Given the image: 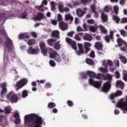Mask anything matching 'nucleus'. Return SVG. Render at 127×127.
Masks as SVG:
<instances>
[{"label":"nucleus","mask_w":127,"mask_h":127,"mask_svg":"<svg viewBox=\"0 0 127 127\" xmlns=\"http://www.w3.org/2000/svg\"><path fill=\"white\" fill-rule=\"evenodd\" d=\"M74 34L73 31H70L67 33V36H69V37H73V35Z\"/></svg>","instance_id":"obj_57"},{"label":"nucleus","mask_w":127,"mask_h":127,"mask_svg":"<svg viewBox=\"0 0 127 127\" xmlns=\"http://www.w3.org/2000/svg\"><path fill=\"white\" fill-rule=\"evenodd\" d=\"M120 58L122 63H124V64H126L127 63V59L126 58V57L125 56H121Z\"/></svg>","instance_id":"obj_40"},{"label":"nucleus","mask_w":127,"mask_h":127,"mask_svg":"<svg viewBox=\"0 0 127 127\" xmlns=\"http://www.w3.org/2000/svg\"><path fill=\"white\" fill-rule=\"evenodd\" d=\"M87 75L90 77V78H95L96 79H100L99 77V75H100V73H98L97 74H96V73L94 72H93L92 71H87L86 72Z\"/></svg>","instance_id":"obj_18"},{"label":"nucleus","mask_w":127,"mask_h":127,"mask_svg":"<svg viewBox=\"0 0 127 127\" xmlns=\"http://www.w3.org/2000/svg\"><path fill=\"white\" fill-rule=\"evenodd\" d=\"M104 39L107 43H110V39L112 41H114V31H111L110 32V35H107L104 37Z\"/></svg>","instance_id":"obj_14"},{"label":"nucleus","mask_w":127,"mask_h":127,"mask_svg":"<svg viewBox=\"0 0 127 127\" xmlns=\"http://www.w3.org/2000/svg\"><path fill=\"white\" fill-rule=\"evenodd\" d=\"M14 123L16 125H17V124H20V119L19 118H16Z\"/></svg>","instance_id":"obj_60"},{"label":"nucleus","mask_w":127,"mask_h":127,"mask_svg":"<svg viewBox=\"0 0 127 127\" xmlns=\"http://www.w3.org/2000/svg\"><path fill=\"white\" fill-rule=\"evenodd\" d=\"M98 77L99 79H103L104 81L107 80V82H109V83H112V81L113 80V76L110 74H107L105 75L102 73H99Z\"/></svg>","instance_id":"obj_9"},{"label":"nucleus","mask_w":127,"mask_h":127,"mask_svg":"<svg viewBox=\"0 0 127 127\" xmlns=\"http://www.w3.org/2000/svg\"><path fill=\"white\" fill-rule=\"evenodd\" d=\"M40 49L41 50L42 53L43 54V55H47V48L46 47V45L45 44L44 42H41L39 43Z\"/></svg>","instance_id":"obj_13"},{"label":"nucleus","mask_w":127,"mask_h":127,"mask_svg":"<svg viewBox=\"0 0 127 127\" xmlns=\"http://www.w3.org/2000/svg\"><path fill=\"white\" fill-rule=\"evenodd\" d=\"M123 75V80H124V81H126V82H127V71H124Z\"/></svg>","instance_id":"obj_42"},{"label":"nucleus","mask_w":127,"mask_h":127,"mask_svg":"<svg viewBox=\"0 0 127 127\" xmlns=\"http://www.w3.org/2000/svg\"><path fill=\"white\" fill-rule=\"evenodd\" d=\"M103 45L100 42H97L95 43V48L97 50H102L103 52H105V51L103 50Z\"/></svg>","instance_id":"obj_22"},{"label":"nucleus","mask_w":127,"mask_h":127,"mask_svg":"<svg viewBox=\"0 0 127 127\" xmlns=\"http://www.w3.org/2000/svg\"><path fill=\"white\" fill-rule=\"evenodd\" d=\"M6 18H7V15L6 14L4 13H0V19H1V20L3 19L4 21H5V20H6Z\"/></svg>","instance_id":"obj_32"},{"label":"nucleus","mask_w":127,"mask_h":127,"mask_svg":"<svg viewBox=\"0 0 127 127\" xmlns=\"http://www.w3.org/2000/svg\"><path fill=\"white\" fill-rule=\"evenodd\" d=\"M31 34L32 36H33V37H34V38H36V37H37V34H36V33L34 32H32L31 33Z\"/></svg>","instance_id":"obj_61"},{"label":"nucleus","mask_w":127,"mask_h":127,"mask_svg":"<svg viewBox=\"0 0 127 127\" xmlns=\"http://www.w3.org/2000/svg\"><path fill=\"white\" fill-rule=\"evenodd\" d=\"M87 74L85 73H82L81 74V76L82 79H87L88 77L87 76Z\"/></svg>","instance_id":"obj_51"},{"label":"nucleus","mask_w":127,"mask_h":127,"mask_svg":"<svg viewBox=\"0 0 127 127\" xmlns=\"http://www.w3.org/2000/svg\"><path fill=\"white\" fill-rule=\"evenodd\" d=\"M5 46L9 52H11L13 48V42L8 37H6V41L4 43Z\"/></svg>","instance_id":"obj_6"},{"label":"nucleus","mask_w":127,"mask_h":127,"mask_svg":"<svg viewBox=\"0 0 127 127\" xmlns=\"http://www.w3.org/2000/svg\"><path fill=\"white\" fill-rule=\"evenodd\" d=\"M93 0H81V2L82 4H86L88 3V2H91Z\"/></svg>","instance_id":"obj_45"},{"label":"nucleus","mask_w":127,"mask_h":127,"mask_svg":"<svg viewBox=\"0 0 127 127\" xmlns=\"http://www.w3.org/2000/svg\"><path fill=\"white\" fill-rule=\"evenodd\" d=\"M4 111L5 115H8L9 114H10V110L7 108H5Z\"/></svg>","instance_id":"obj_52"},{"label":"nucleus","mask_w":127,"mask_h":127,"mask_svg":"<svg viewBox=\"0 0 127 127\" xmlns=\"http://www.w3.org/2000/svg\"><path fill=\"white\" fill-rule=\"evenodd\" d=\"M115 75L116 79H119V78H120L121 77V74L120 73V72H119V71L118 70L115 72Z\"/></svg>","instance_id":"obj_47"},{"label":"nucleus","mask_w":127,"mask_h":127,"mask_svg":"<svg viewBox=\"0 0 127 127\" xmlns=\"http://www.w3.org/2000/svg\"><path fill=\"white\" fill-rule=\"evenodd\" d=\"M60 34V33L59 32V31H57V30H55V31H53L52 32V35L51 36L52 37H55L56 38H58L59 39V34Z\"/></svg>","instance_id":"obj_25"},{"label":"nucleus","mask_w":127,"mask_h":127,"mask_svg":"<svg viewBox=\"0 0 127 127\" xmlns=\"http://www.w3.org/2000/svg\"><path fill=\"white\" fill-rule=\"evenodd\" d=\"M6 83L3 82L0 84V87L1 88L0 96L1 99H4V96L7 93V88H6Z\"/></svg>","instance_id":"obj_7"},{"label":"nucleus","mask_w":127,"mask_h":127,"mask_svg":"<svg viewBox=\"0 0 127 127\" xmlns=\"http://www.w3.org/2000/svg\"><path fill=\"white\" fill-rule=\"evenodd\" d=\"M28 96V90H24L22 91V98L25 99Z\"/></svg>","instance_id":"obj_31"},{"label":"nucleus","mask_w":127,"mask_h":127,"mask_svg":"<svg viewBox=\"0 0 127 127\" xmlns=\"http://www.w3.org/2000/svg\"><path fill=\"white\" fill-rule=\"evenodd\" d=\"M91 10H92V12L96 11V6L95 5L92 4L91 5Z\"/></svg>","instance_id":"obj_58"},{"label":"nucleus","mask_w":127,"mask_h":127,"mask_svg":"<svg viewBox=\"0 0 127 127\" xmlns=\"http://www.w3.org/2000/svg\"><path fill=\"white\" fill-rule=\"evenodd\" d=\"M99 27L100 28V31L102 33H103V34H107L108 33V31L105 28L104 26L100 25Z\"/></svg>","instance_id":"obj_28"},{"label":"nucleus","mask_w":127,"mask_h":127,"mask_svg":"<svg viewBox=\"0 0 127 127\" xmlns=\"http://www.w3.org/2000/svg\"><path fill=\"white\" fill-rule=\"evenodd\" d=\"M65 20H70V21H73V18L72 15L67 14L65 16Z\"/></svg>","instance_id":"obj_37"},{"label":"nucleus","mask_w":127,"mask_h":127,"mask_svg":"<svg viewBox=\"0 0 127 127\" xmlns=\"http://www.w3.org/2000/svg\"><path fill=\"white\" fill-rule=\"evenodd\" d=\"M114 10L115 14H118L119 13V7L118 6H115L114 7Z\"/></svg>","instance_id":"obj_46"},{"label":"nucleus","mask_w":127,"mask_h":127,"mask_svg":"<svg viewBox=\"0 0 127 127\" xmlns=\"http://www.w3.org/2000/svg\"><path fill=\"white\" fill-rule=\"evenodd\" d=\"M49 64L52 67H55V66H56V64L55 63V62L52 60L49 61Z\"/></svg>","instance_id":"obj_44"},{"label":"nucleus","mask_w":127,"mask_h":127,"mask_svg":"<svg viewBox=\"0 0 127 127\" xmlns=\"http://www.w3.org/2000/svg\"><path fill=\"white\" fill-rule=\"evenodd\" d=\"M24 124L28 127H42L43 119L38 115L32 114L24 117Z\"/></svg>","instance_id":"obj_1"},{"label":"nucleus","mask_w":127,"mask_h":127,"mask_svg":"<svg viewBox=\"0 0 127 127\" xmlns=\"http://www.w3.org/2000/svg\"><path fill=\"white\" fill-rule=\"evenodd\" d=\"M113 19L116 21V23H119V22H120V18L116 15H113Z\"/></svg>","instance_id":"obj_43"},{"label":"nucleus","mask_w":127,"mask_h":127,"mask_svg":"<svg viewBox=\"0 0 127 127\" xmlns=\"http://www.w3.org/2000/svg\"><path fill=\"white\" fill-rule=\"evenodd\" d=\"M121 35H122L123 37H126L127 36V31H125V30H120Z\"/></svg>","instance_id":"obj_41"},{"label":"nucleus","mask_w":127,"mask_h":127,"mask_svg":"<svg viewBox=\"0 0 127 127\" xmlns=\"http://www.w3.org/2000/svg\"><path fill=\"white\" fill-rule=\"evenodd\" d=\"M86 63L88 65L92 66V65H93L94 64V61L91 59H86Z\"/></svg>","instance_id":"obj_39"},{"label":"nucleus","mask_w":127,"mask_h":127,"mask_svg":"<svg viewBox=\"0 0 127 127\" xmlns=\"http://www.w3.org/2000/svg\"><path fill=\"white\" fill-rule=\"evenodd\" d=\"M27 15V12H23L21 14V18H26V16Z\"/></svg>","instance_id":"obj_49"},{"label":"nucleus","mask_w":127,"mask_h":127,"mask_svg":"<svg viewBox=\"0 0 127 127\" xmlns=\"http://www.w3.org/2000/svg\"><path fill=\"white\" fill-rule=\"evenodd\" d=\"M111 10V7L106 6L104 8V11H106V12H109V11Z\"/></svg>","instance_id":"obj_56"},{"label":"nucleus","mask_w":127,"mask_h":127,"mask_svg":"<svg viewBox=\"0 0 127 127\" xmlns=\"http://www.w3.org/2000/svg\"><path fill=\"white\" fill-rule=\"evenodd\" d=\"M56 41H57V39L51 38L47 40V43L50 46H53Z\"/></svg>","instance_id":"obj_24"},{"label":"nucleus","mask_w":127,"mask_h":127,"mask_svg":"<svg viewBox=\"0 0 127 127\" xmlns=\"http://www.w3.org/2000/svg\"><path fill=\"white\" fill-rule=\"evenodd\" d=\"M49 54L50 58H53L54 60L57 62H58V63H60V62L62 61L60 55H59V54L55 51V50H52V51L51 53H49Z\"/></svg>","instance_id":"obj_5"},{"label":"nucleus","mask_w":127,"mask_h":127,"mask_svg":"<svg viewBox=\"0 0 127 127\" xmlns=\"http://www.w3.org/2000/svg\"><path fill=\"white\" fill-rule=\"evenodd\" d=\"M85 13H86V12L80 8H78L76 10V14L78 17H82V16H83Z\"/></svg>","instance_id":"obj_21"},{"label":"nucleus","mask_w":127,"mask_h":127,"mask_svg":"<svg viewBox=\"0 0 127 127\" xmlns=\"http://www.w3.org/2000/svg\"><path fill=\"white\" fill-rule=\"evenodd\" d=\"M65 41L66 43H68L70 46L72 47L74 50L76 51V54L78 56H80L82 54H87L89 51H91L90 47L92 46V45L90 43L85 42L84 43V49L85 50L84 52V49L83 48V45L81 44H78V50H77V46L76 45V42L72 40V39L69 38H65Z\"/></svg>","instance_id":"obj_2"},{"label":"nucleus","mask_w":127,"mask_h":127,"mask_svg":"<svg viewBox=\"0 0 127 127\" xmlns=\"http://www.w3.org/2000/svg\"><path fill=\"white\" fill-rule=\"evenodd\" d=\"M56 107V104L54 102H49L48 104V109H53Z\"/></svg>","instance_id":"obj_35"},{"label":"nucleus","mask_w":127,"mask_h":127,"mask_svg":"<svg viewBox=\"0 0 127 127\" xmlns=\"http://www.w3.org/2000/svg\"><path fill=\"white\" fill-rule=\"evenodd\" d=\"M6 98L11 104L17 103L18 102V97L14 92L10 91L6 96Z\"/></svg>","instance_id":"obj_4"},{"label":"nucleus","mask_w":127,"mask_h":127,"mask_svg":"<svg viewBox=\"0 0 127 127\" xmlns=\"http://www.w3.org/2000/svg\"><path fill=\"white\" fill-rule=\"evenodd\" d=\"M26 84H27V79H23L17 81L15 84V86L19 90V89H21V88L24 87Z\"/></svg>","instance_id":"obj_12"},{"label":"nucleus","mask_w":127,"mask_h":127,"mask_svg":"<svg viewBox=\"0 0 127 127\" xmlns=\"http://www.w3.org/2000/svg\"><path fill=\"white\" fill-rule=\"evenodd\" d=\"M117 107L123 111L124 114H126V112H127V95L125 101V99L122 98L118 102Z\"/></svg>","instance_id":"obj_3"},{"label":"nucleus","mask_w":127,"mask_h":127,"mask_svg":"<svg viewBox=\"0 0 127 127\" xmlns=\"http://www.w3.org/2000/svg\"><path fill=\"white\" fill-rule=\"evenodd\" d=\"M89 56L91 58H94L95 57V52H94V51H92L89 54Z\"/></svg>","instance_id":"obj_53"},{"label":"nucleus","mask_w":127,"mask_h":127,"mask_svg":"<svg viewBox=\"0 0 127 127\" xmlns=\"http://www.w3.org/2000/svg\"><path fill=\"white\" fill-rule=\"evenodd\" d=\"M59 6V10L62 13H63L64 12V5H63V3L61 2L58 4Z\"/></svg>","instance_id":"obj_30"},{"label":"nucleus","mask_w":127,"mask_h":127,"mask_svg":"<svg viewBox=\"0 0 127 127\" xmlns=\"http://www.w3.org/2000/svg\"><path fill=\"white\" fill-rule=\"evenodd\" d=\"M59 26L63 31H64L65 30H67L68 29V25L67 23H64L63 21L60 22L59 24Z\"/></svg>","instance_id":"obj_17"},{"label":"nucleus","mask_w":127,"mask_h":127,"mask_svg":"<svg viewBox=\"0 0 127 127\" xmlns=\"http://www.w3.org/2000/svg\"><path fill=\"white\" fill-rule=\"evenodd\" d=\"M56 50H60L61 49V44H60V41L57 42L54 44V47Z\"/></svg>","instance_id":"obj_27"},{"label":"nucleus","mask_w":127,"mask_h":127,"mask_svg":"<svg viewBox=\"0 0 127 127\" xmlns=\"http://www.w3.org/2000/svg\"><path fill=\"white\" fill-rule=\"evenodd\" d=\"M88 82L90 86H93V87H94V88H96V89H99L101 87V86H102V83H101V82L98 81H94V79H93L92 78H89L88 80Z\"/></svg>","instance_id":"obj_10"},{"label":"nucleus","mask_w":127,"mask_h":127,"mask_svg":"<svg viewBox=\"0 0 127 127\" xmlns=\"http://www.w3.org/2000/svg\"><path fill=\"white\" fill-rule=\"evenodd\" d=\"M0 35L1 36H4V37H6L7 36V34L5 32L4 29H0Z\"/></svg>","instance_id":"obj_34"},{"label":"nucleus","mask_w":127,"mask_h":127,"mask_svg":"<svg viewBox=\"0 0 127 127\" xmlns=\"http://www.w3.org/2000/svg\"><path fill=\"white\" fill-rule=\"evenodd\" d=\"M103 66H105V67H100V70L101 72H102V73H103L104 74L108 73V72H109V71L108 70V65H107V64L105 62H103Z\"/></svg>","instance_id":"obj_20"},{"label":"nucleus","mask_w":127,"mask_h":127,"mask_svg":"<svg viewBox=\"0 0 127 127\" xmlns=\"http://www.w3.org/2000/svg\"><path fill=\"white\" fill-rule=\"evenodd\" d=\"M123 96V92L121 90H117L115 93L110 94V98L111 100H114L116 97H120Z\"/></svg>","instance_id":"obj_16"},{"label":"nucleus","mask_w":127,"mask_h":127,"mask_svg":"<svg viewBox=\"0 0 127 127\" xmlns=\"http://www.w3.org/2000/svg\"><path fill=\"white\" fill-rule=\"evenodd\" d=\"M101 19H102V21L103 22H106V21H108V16H107L105 13L102 12Z\"/></svg>","instance_id":"obj_29"},{"label":"nucleus","mask_w":127,"mask_h":127,"mask_svg":"<svg viewBox=\"0 0 127 127\" xmlns=\"http://www.w3.org/2000/svg\"><path fill=\"white\" fill-rule=\"evenodd\" d=\"M87 23H89V24H94L95 23V21L94 20L90 19L87 20Z\"/></svg>","instance_id":"obj_50"},{"label":"nucleus","mask_w":127,"mask_h":127,"mask_svg":"<svg viewBox=\"0 0 127 127\" xmlns=\"http://www.w3.org/2000/svg\"><path fill=\"white\" fill-rule=\"evenodd\" d=\"M18 37L19 39H24V34H20Z\"/></svg>","instance_id":"obj_63"},{"label":"nucleus","mask_w":127,"mask_h":127,"mask_svg":"<svg viewBox=\"0 0 127 127\" xmlns=\"http://www.w3.org/2000/svg\"><path fill=\"white\" fill-rule=\"evenodd\" d=\"M27 52L29 54H38L39 53V49L32 48V47L30 46L27 50Z\"/></svg>","instance_id":"obj_15"},{"label":"nucleus","mask_w":127,"mask_h":127,"mask_svg":"<svg viewBox=\"0 0 127 127\" xmlns=\"http://www.w3.org/2000/svg\"><path fill=\"white\" fill-rule=\"evenodd\" d=\"M121 22L122 23H127V17L123 18Z\"/></svg>","instance_id":"obj_62"},{"label":"nucleus","mask_w":127,"mask_h":127,"mask_svg":"<svg viewBox=\"0 0 127 127\" xmlns=\"http://www.w3.org/2000/svg\"><path fill=\"white\" fill-rule=\"evenodd\" d=\"M107 64L108 65V66H110V67H112L113 66V62L110 60H108L107 62Z\"/></svg>","instance_id":"obj_55"},{"label":"nucleus","mask_w":127,"mask_h":127,"mask_svg":"<svg viewBox=\"0 0 127 127\" xmlns=\"http://www.w3.org/2000/svg\"><path fill=\"white\" fill-rule=\"evenodd\" d=\"M116 86L117 87H120L121 89L123 90L125 87V84L121 80H118L116 82Z\"/></svg>","instance_id":"obj_26"},{"label":"nucleus","mask_w":127,"mask_h":127,"mask_svg":"<svg viewBox=\"0 0 127 127\" xmlns=\"http://www.w3.org/2000/svg\"><path fill=\"white\" fill-rule=\"evenodd\" d=\"M112 87V82H106L103 84V86L102 88V92L104 93H108L110 90H111V87Z\"/></svg>","instance_id":"obj_11"},{"label":"nucleus","mask_w":127,"mask_h":127,"mask_svg":"<svg viewBox=\"0 0 127 127\" xmlns=\"http://www.w3.org/2000/svg\"><path fill=\"white\" fill-rule=\"evenodd\" d=\"M50 4L51 6V10H52V11H54V10H56V5L55 4V2L53 1H51Z\"/></svg>","instance_id":"obj_36"},{"label":"nucleus","mask_w":127,"mask_h":127,"mask_svg":"<svg viewBox=\"0 0 127 127\" xmlns=\"http://www.w3.org/2000/svg\"><path fill=\"white\" fill-rule=\"evenodd\" d=\"M62 15H61V14H58V21L60 22L61 21V20H62Z\"/></svg>","instance_id":"obj_54"},{"label":"nucleus","mask_w":127,"mask_h":127,"mask_svg":"<svg viewBox=\"0 0 127 127\" xmlns=\"http://www.w3.org/2000/svg\"><path fill=\"white\" fill-rule=\"evenodd\" d=\"M117 43L120 47L122 45H125V46L121 48V50L122 51H127V43L126 41H123L122 38H118L117 40Z\"/></svg>","instance_id":"obj_8"},{"label":"nucleus","mask_w":127,"mask_h":127,"mask_svg":"<svg viewBox=\"0 0 127 127\" xmlns=\"http://www.w3.org/2000/svg\"><path fill=\"white\" fill-rule=\"evenodd\" d=\"M35 44V39H31L28 41L27 44L29 46L30 45H33V44Z\"/></svg>","instance_id":"obj_38"},{"label":"nucleus","mask_w":127,"mask_h":127,"mask_svg":"<svg viewBox=\"0 0 127 127\" xmlns=\"http://www.w3.org/2000/svg\"><path fill=\"white\" fill-rule=\"evenodd\" d=\"M66 103H67L68 107H72L74 105L73 101H72L71 100H68Z\"/></svg>","instance_id":"obj_48"},{"label":"nucleus","mask_w":127,"mask_h":127,"mask_svg":"<svg viewBox=\"0 0 127 127\" xmlns=\"http://www.w3.org/2000/svg\"><path fill=\"white\" fill-rule=\"evenodd\" d=\"M84 40H86V41H92L93 39V37L92 36L90 35V34L88 33H85V35L83 37Z\"/></svg>","instance_id":"obj_23"},{"label":"nucleus","mask_w":127,"mask_h":127,"mask_svg":"<svg viewBox=\"0 0 127 127\" xmlns=\"http://www.w3.org/2000/svg\"><path fill=\"white\" fill-rule=\"evenodd\" d=\"M97 53L98 55H104V51L102 50H98Z\"/></svg>","instance_id":"obj_64"},{"label":"nucleus","mask_w":127,"mask_h":127,"mask_svg":"<svg viewBox=\"0 0 127 127\" xmlns=\"http://www.w3.org/2000/svg\"><path fill=\"white\" fill-rule=\"evenodd\" d=\"M98 29L97 26H90L89 27V30L91 32H96Z\"/></svg>","instance_id":"obj_33"},{"label":"nucleus","mask_w":127,"mask_h":127,"mask_svg":"<svg viewBox=\"0 0 127 127\" xmlns=\"http://www.w3.org/2000/svg\"><path fill=\"white\" fill-rule=\"evenodd\" d=\"M74 39H75V40H77V41H81V38L77 34H76L74 36Z\"/></svg>","instance_id":"obj_59"},{"label":"nucleus","mask_w":127,"mask_h":127,"mask_svg":"<svg viewBox=\"0 0 127 127\" xmlns=\"http://www.w3.org/2000/svg\"><path fill=\"white\" fill-rule=\"evenodd\" d=\"M43 18H45L44 16V14L42 13L41 12H39L37 14V16L34 18V19L35 20H37L38 21H40V20L43 19Z\"/></svg>","instance_id":"obj_19"}]
</instances>
